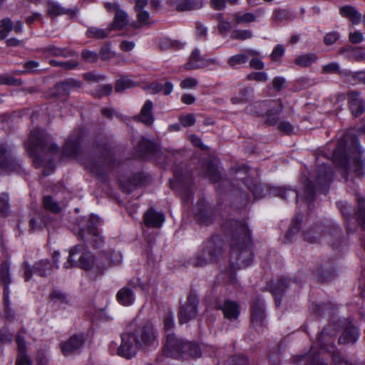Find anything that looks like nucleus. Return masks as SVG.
I'll use <instances>...</instances> for the list:
<instances>
[{
  "label": "nucleus",
  "mask_w": 365,
  "mask_h": 365,
  "mask_svg": "<svg viewBox=\"0 0 365 365\" xmlns=\"http://www.w3.org/2000/svg\"><path fill=\"white\" fill-rule=\"evenodd\" d=\"M128 23V15L123 10H118L114 16L113 21L108 26L111 30H120Z\"/></svg>",
  "instance_id": "nucleus-37"
},
{
  "label": "nucleus",
  "mask_w": 365,
  "mask_h": 365,
  "mask_svg": "<svg viewBox=\"0 0 365 365\" xmlns=\"http://www.w3.org/2000/svg\"><path fill=\"white\" fill-rule=\"evenodd\" d=\"M13 31V22L10 18H4L0 21V39L5 38Z\"/></svg>",
  "instance_id": "nucleus-47"
},
{
  "label": "nucleus",
  "mask_w": 365,
  "mask_h": 365,
  "mask_svg": "<svg viewBox=\"0 0 365 365\" xmlns=\"http://www.w3.org/2000/svg\"><path fill=\"white\" fill-rule=\"evenodd\" d=\"M164 220V215L153 209L148 210L144 215V222L148 227H160Z\"/></svg>",
  "instance_id": "nucleus-30"
},
{
  "label": "nucleus",
  "mask_w": 365,
  "mask_h": 365,
  "mask_svg": "<svg viewBox=\"0 0 365 365\" xmlns=\"http://www.w3.org/2000/svg\"><path fill=\"white\" fill-rule=\"evenodd\" d=\"M364 150L359 144L354 130L347 131L339 140L333 151V160L340 173L341 180L349 182V175L353 170L354 175L360 177L365 168Z\"/></svg>",
  "instance_id": "nucleus-1"
},
{
  "label": "nucleus",
  "mask_w": 365,
  "mask_h": 365,
  "mask_svg": "<svg viewBox=\"0 0 365 365\" xmlns=\"http://www.w3.org/2000/svg\"><path fill=\"white\" fill-rule=\"evenodd\" d=\"M324 73H339L341 77L346 78L348 70L340 69L339 64L336 62H331L322 66Z\"/></svg>",
  "instance_id": "nucleus-43"
},
{
  "label": "nucleus",
  "mask_w": 365,
  "mask_h": 365,
  "mask_svg": "<svg viewBox=\"0 0 365 365\" xmlns=\"http://www.w3.org/2000/svg\"><path fill=\"white\" fill-rule=\"evenodd\" d=\"M86 340V334L83 333L75 334L67 340L61 343V349L63 355L68 356L78 351L82 348Z\"/></svg>",
  "instance_id": "nucleus-16"
},
{
  "label": "nucleus",
  "mask_w": 365,
  "mask_h": 365,
  "mask_svg": "<svg viewBox=\"0 0 365 365\" xmlns=\"http://www.w3.org/2000/svg\"><path fill=\"white\" fill-rule=\"evenodd\" d=\"M108 257L106 253L100 252L97 257H94L93 268L92 269L96 274H103L104 272L110 267Z\"/></svg>",
  "instance_id": "nucleus-35"
},
{
  "label": "nucleus",
  "mask_w": 365,
  "mask_h": 365,
  "mask_svg": "<svg viewBox=\"0 0 365 365\" xmlns=\"http://www.w3.org/2000/svg\"><path fill=\"white\" fill-rule=\"evenodd\" d=\"M218 309H221L225 317L230 320L236 319L240 314L239 305L236 302L226 300Z\"/></svg>",
  "instance_id": "nucleus-32"
},
{
  "label": "nucleus",
  "mask_w": 365,
  "mask_h": 365,
  "mask_svg": "<svg viewBox=\"0 0 365 365\" xmlns=\"http://www.w3.org/2000/svg\"><path fill=\"white\" fill-rule=\"evenodd\" d=\"M291 282L292 280L290 279L285 278L283 277L279 278L275 283L271 285L270 289L274 297L275 304L277 307L279 306L281 302V298H278V296H282L285 289L289 287ZM292 282H297L295 279H293Z\"/></svg>",
  "instance_id": "nucleus-26"
},
{
  "label": "nucleus",
  "mask_w": 365,
  "mask_h": 365,
  "mask_svg": "<svg viewBox=\"0 0 365 365\" xmlns=\"http://www.w3.org/2000/svg\"><path fill=\"white\" fill-rule=\"evenodd\" d=\"M185 348L181 359L187 357L199 358L202 356V348L197 343L187 341Z\"/></svg>",
  "instance_id": "nucleus-38"
},
{
  "label": "nucleus",
  "mask_w": 365,
  "mask_h": 365,
  "mask_svg": "<svg viewBox=\"0 0 365 365\" xmlns=\"http://www.w3.org/2000/svg\"><path fill=\"white\" fill-rule=\"evenodd\" d=\"M103 252L106 253V255L108 257V261L110 267L112 265L119 264L122 261V256L119 252L108 249L103 251Z\"/></svg>",
  "instance_id": "nucleus-50"
},
{
  "label": "nucleus",
  "mask_w": 365,
  "mask_h": 365,
  "mask_svg": "<svg viewBox=\"0 0 365 365\" xmlns=\"http://www.w3.org/2000/svg\"><path fill=\"white\" fill-rule=\"evenodd\" d=\"M356 201L358 204V210L356 212L357 220L361 228H365V197L357 194Z\"/></svg>",
  "instance_id": "nucleus-40"
},
{
  "label": "nucleus",
  "mask_w": 365,
  "mask_h": 365,
  "mask_svg": "<svg viewBox=\"0 0 365 365\" xmlns=\"http://www.w3.org/2000/svg\"><path fill=\"white\" fill-rule=\"evenodd\" d=\"M113 160V157L111 152L106 151V154L98 157L97 159L88 158L84 160L82 163L86 169L93 175L101 177L104 174L106 167L108 165L111 166Z\"/></svg>",
  "instance_id": "nucleus-8"
},
{
  "label": "nucleus",
  "mask_w": 365,
  "mask_h": 365,
  "mask_svg": "<svg viewBox=\"0 0 365 365\" xmlns=\"http://www.w3.org/2000/svg\"><path fill=\"white\" fill-rule=\"evenodd\" d=\"M317 60V56L314 53H306L299 56L295 58V63L301 67H308Z\"/></svg>",
  "instance_id": "nucleus-44"
},
{
  "label": "nucleus",
  "mask_w": 365,
  "mask_h": 365,
  "mask_svg": "<svg viewBox=\"0 0 365 365\" xmlns=\"http://www.w3.org/2000/svg\"><path fill=\"white\" fill-rule=\"evenodd\" d=\"M139 346L136 345V336L127 332L121 335V344L118 349V354L125 359H131L137 354Z\"/></svg>",
  "instance_id": "nucleus-13"
},
{
  "label": "nucleus",
  "mask_w": 365,
  "mask_h": 365,
  "mask_svg": "<svg viewBox=\"0 0 365 365\" xmlns=\"http://www.w3.org/2000/svg\"><path fill=\"white\" fill-rule=\"evenodd\" d=\"M9 197L7 193L0 195V216H6L9 213Z\"/></svg>",
  "instance_id": "nucleus-52"
},
{
  "label": "nucleus",
  "mask_w": 365,
  "mask_h": 365,
  "mask_svg": "<svg viewBox=\"0 0 365 365\" xmlns=\"http://www.w3.org/2000/svg\"><path fill=\"white\" fill-rule=\"evenodd\" d=\"M78 237L94 248L100 247L104 242L98 230H78Z\"/></svg>",
  "instance_id": "nucleus-20"
},
{
  "label": "nucleus",
  "mask_w": 365,
  "mask_h": 365,
  "mask_svg": "<svg viewBox=\"0 0 365 365\" xmlns=\"http://www.w3.org/2000/svg\"><path fill=\"white\" fill-rule=\"evenodd\" d=\"M43 205L45 210L52 213L58 214L61 212L60 205L50 195L43 197Z\"/></svg>",
  "instance_id": "nucleus-42"
},
{
  "label": "nucleus",
  "mask_w": 365,
  "mask_h": 365,
  "mask_svg": "<svg viewBox=\"0 0 365 365\" xmlns=\"http://www.w3.org/2000/svg\"><path fill=\"white\" fill-rule=\"evenodd\" d=\"M349 103L351 113L355 116L361 115L365 111V101L357 91H351L348 94Z\"/></svg>",
  "instance_id": "nucleus-25"
},
{
  "label": "nucleus",
  "mask_w": 365,
  "mask_h": 365,
  "mask_svg": "<svg viewBox=\"0 0 365 365\" xmlns=\"http://www.w3.org/2000/svg\"><path fill=\"white\" fill-rule=\"evenodd\" d=\"M178 119L181 125L185 128L193 125L196 122L195 115L193 113L181 115Z\"/></svg>",
  "instance_id": "nucleus-63"
},
{
  "label": "nucleus",
  "mask_w": 365,
  "mask_h": 365,
  "mask_svg": "<svg viewBox=\"0 0 365 365\" xmlns=\"http://www.w3.org/2000/svg\"><path fill=\"white\" fill-rule=\"evenodd\" d=\"M249 99V89L247 88H242L238 96L231 98V101L234 104L245 103Z\"/></svg>",
  "instance_id": "nucleus-61"
},
{
  "label": "nucleus",
  "mask_w": 365,
  "mask_h": 365,
  "mask_svg": "<svg viewBox=\"0 0 365 365\" xmlns=\"http://www.w3.org/2000/svg\"><path fill=\"white\" fill-rule=\"evenodd\" d=\"M290 13L286 9H275L272 14V19L276 21H284L290 18Z\"/></svg>",
  "instance_id": "nucleus-60"
},
{
  "label": "nucleus",
  "mask_w": 365,
  "mask_h": 365,
  "mask_svg": "<svg viewBox=\"0 0 365 365\" xmlns=\"http://www.w3.org/2000/svg\"><path fill=\"white\" fill-rule=\"evenodd\" d=\"M163 152L159 146L144 138H142L138 143L135 148V155L141 158H153L158 160Z\"/></svg>",
  "instance_id": "nucleus-11"
},
{
  "label": "nucleus",
  "mask_w": 365,
  "mask_h": 365,
  "mask_svg": "<svg viewBox=\"0 0 365 365\" xmlns=\"http://www.w3.org/2000/svg\"><path fill=\"white\" fill-rule=\"evenodd\" d=\"M34 272L46 277L53 272V266L48 259H41L33 266Z\"/></svg>",
  "instance_id": "nucleus-36"
},
{
  "label": "nucleus",
  "mask_w": 365,
  "mask_h": 365,
  "mask_svg": "<svg viewBox=\"0 0 365 365\" xmlns=\"http://www.w3.org/2000/svg\"><path fill=\"white\" fill-rule=\"evenodd\" d=\"M21 165L14 155L12 148L5 143H0V175L20 173Z\"/></svg>",
  "instance_id": "nucleus-7"
},
{
  "label": "nucleus",
  "mask_w": 365,
  "mask_h": 365,
  "mask_svg": "<svg viewBox=\"0 0 365 365\" xmlns=\"http://www.w3.org/2000/svg\"><path fill=\"white\" fill-rule=\"evenodd\" d=\"M136 83L130 78L123 77L117 80L115 89L117 92H123L127 88H133Z\"/></svg>",
  "instance_id": "nucleus-49"
},
{
  "label": "nucleus",
  "mask_w": 365,
  "mask_h": 365,
  "mask_svg": "<svg viewBox=\"0 0 365 365\" xmlns=\"http://www.w3.org/2000/svg\"><path fill=\"white\" fill-rule=\"evenodd\" d=\"M225 365H250L249 360L245 355H233L226 361Z\"/></svg>",
  "instance_id": "nucleus-53"
},
{
  "label": "nucleus",
  "mask_w": 365,
  "mask_h": 365,
  "mask_svg": "<svg viewBox=\"0 0 365 365\" xmlns=\"http://www.w3.org/2000/svg\"><path fill=\"white\" fill-rule=\"evenodd\" d=\"M197 305L198 299L196 295L190 293L187 296L185 304L180 308L178 314L179 323L182 324L195 319L197 316Z\"/></svg>",
  "instance_id": "nucleus-14"
},
{
  "label": "nucleus",
  "mask_w": 365,
  "mask_h": 365,
  "mask_svg": "<svg viewBox=\"0 0 365 365\" xmlns=\"http://www.w3.org/2000/svg\"><path fill=\"white\" fill-rule=\"evenodd\" d=\"M249 57L245 53H239L230 56L227 59V64L232 68H237L238 66L247 63Z\"/></svg>",
  "instance_id": "nucleus-48"
},
{
  "label": "nucleus",
  "mask_w": 365,
  "mask_h": 365,
  "mask_svg": "<svg viewBox=\"0 0 365 365\" xmlns=\"http://www.w3.org/2000/svg\"><path fill=\"white\" fill-rule=\"evenodd\" d=\"M24 333V330H21L16 336L18 354L15 363L16 365H32V361L27 355L26 341L22 336Z\"/></svg>",
  "instance_id": "nucleus-21"
},
{
  "label": "nucleus",
  "mask_w": 365,
  "mask_h": 365,
  "mask_svg": "<svg viewBox=\"0 0 365 365\" xmlns=\"http://www.w3.org/2000/svg\"><path fill=\"white\" fill-rule=\"evenodd\" d=\"M136 345L140 348H148L158 344V336L154 327L146 323L136 331Z\"/></svg>",
  "instance_id": "nucleus-9"
},
{
  "label": "nucleus",
  "mask_w": 365,
  "mask_h": 365,
  "mask_svg": "<svg viewBox=\"0 0 365 365\" xmlns=\"http://www.w3.org/2000/svg\"><path fill=\"white\" fill-rule=\"evenodd\" d=\"M131 282L121 288L116 294V299L123 306H130L135 301L134 292L131 288Z\"/></svg>",
  "instance_id": "nucleus-29"
},
{
  "label": "nucleus",
  "mask_w": 365,
  "mask_h": 365,
  "mask_svg": "<svg viewBox=\"0 0 365 365\" xmlns=\"http://www.w3.org/2000/svg\"><path fill=\"white\" fill-rule=\"evenodd\" d=\"M100 57L103 61H107L115 56V52L111 50L110 43H106L99 52Z\"/></svg>",
  "instance_id": "nucleus-62"
},
{
  "label": "nucleus",
  "mask_w": 365,
  "mask_h": 365,
  "mask_svg": "<svg viewBox=\"0 0 365 365\" xmlns=\"http://www.w3.org/2000/svg\"><path fill=\"white\" fill-rule=\"evenodd\" d=\"M0 282L4 286V299L6 305L9 304V285L11 282L10 276V263L8 261H4L0 265Z\"/></svg>",
  "instance_id": "nucleus-23"
},
{
  "label": "nucleus",
  "mask_w": 365,
  "mask_h": 365,
  "mask_svg": "<svg viewBox=\"0 0 365 365\" xmlns=\"http://www.w3.org/2000/svg\"><path fill=\"white\" fill-rule=\"evenodd\" d=\"M336 206L344 217L349 218L351 215V205L348 202L343 200L338 201Z\"/></svg>",
  "instance_id": "nucleus-59"
},
{
  "label": "nucleus",
  "mask_w": 365,
  "mask_h": 365,
  "mask_svg": "<svg viewBox=\"0 0 365 365\" xmlns=\"http://www.w3.org/2000/svg\"><path fill=\"white\" fill-rule=\"evenodd\" d=\"M265 11L263 8H258L254 11H238L233 14L234 22L236 24H249L257 21L263 16Z\"/></svg>",
  "instance_id": "nucleus-19"
},
{
  "label": "nucleus",
  "mask_w": 365,
  "mask_h": 365,
  "mask_svg": "<svg viewBox=\"0 0 365 365\" xmlns=\"http://www.w3.org/2000/svg\"><path fill=\"white\" fill-rule=\"evenodd\" d=\"M153 109V103L152 101L147 100L143 106L140 113L133 117L134 120L140 122L145 125H151L155 120Z\"/></svg>",
  "instance_id": "nucleus-24"
},
{
  "label": "nucleus",
  "mask_w": 365,
  "mask_h": 365,
  "mask_svg": "<svg viewBox=\"0 0 365 365\" xmlns=\"http://www.w3.org/2000/svg\"><path fill=\"white\" fill-rule=\"evenodd\" d=\"M249 170L250 169L247 166L242 165L235 170L236 178L245 184L247 188L252 192L255 199H261L264 197V189L262 185L257 182L256 179H251L250 178H245Z\"/></svg>",
  "instance_id": "nucleus-12"
},
{
  "label": "nucleus",
  "mask_w": 365,
  "mask_h": 365,
  "mask_svg": "<svg viewBox=\"0 0 365 365\" xmlns=\"http://www.w3.org/2000/svg\"><path fill=\"white\" fill-rule=\"evenodd\" d=\"M232 29V23L224 19L222 14H219L218 16V30L220 34H225L230 31Z\"/></svg>",
  "instance_id": "nucleus-56"
},
{
  "label": "nucleus",
  "mask_w": 365,
  "mask_h": 365,
  "mask_svg": "<svg viewBox=\"0 0 365 365\" xmlns=\"http://www.w3.org/2000/svg\"><path fill=\"white\" fill-rule=\"evenodd\" d=\"M48 13L51 16H58L66 13V10L61 7V6L56 3H48L47 6Z\"/></svg>",
  "instance_id": "nucleus-57"
},
{
  "label": "nucleus",
  "mask_w": 365,
  "mask_h": 365,
  "mask_svg": "<svg viewBox=\"0 0 365 365\" xmlns=\"http://www.w3.org/2000/svg\"><path fill=\"white\" fill-rule=\"evenodd\" d=\"M84 247L81 245L73 247L69 252V257L66 263L64 264L65 268H69L73 266V257L79 253H83Z\"/></svg>",
  "instance_id": "nucleus-58"
},
{
  "label": "nucleus",
  "mask_w": 365,
  "mask_h": 365,
  "mask_svg": "<svg viewBox=\"0 0 365 365\" xmlns=\"http://www.w3.org/2000/svg\"><path fill=\"white\" fill-rule=\"evenodd\" d=\"M84 131L83 129H78L67 138L63 148V157H76L79 153L81 143L83 140Z\"/></svg>",
  "instance_id": "nucleus-15"
},
{
  "label": "nucleus",
  "mask_w": 365,
  "mask_h": 365,
  "mask_svg": "<svg viewBox=\"0 0 365 365\" xmlns=\"http://www.w3.org/2000/svg\"><path fill=\"white\" fill-rule=\"evenodd\" d=\"M359 336L357 328L349 324L339 338L338 342L340 344H354L357 341Z\"/></svg>",
  "instance_id": "nucleus-31"
},
{
  "label": "nucleus",
  "mask_w": 365,
  "mask_h": 365,
  "mask_svg": "<svg viewBox=\"0 0 365 365\" xmlns=\"http://www.w3.org/2000/svg\"><path fill=\"white\" fill-rule=\"evenodd\" d=\"M170 4L179 11L199 9L202 7V0H170Z\"/></svg>",
  "instance_id": "nucleus-27"
},
{
  "label": "nucleus",
  "mask_w": 365,
  "mask_h": 365,
  "mask_svg": "<svg viewBox=\"0 0 365 365\" xmlns=\"http://www.w3.org/2000/svg\"><path fill=\"white\" fill-rule=\"evenodd\" d=\"M225 252L222 240L217 236L213 237L207 244L206 249L197 254L192 261L195 267H204L208 263L216 262Z\"/></svg>",
  "instance_id": "nucleus-5"
},
{
  "label": "nucleus",
  "mask_w": 365,
  "mask_h": 365,
  "mask_svg": "<svg viewBox=\"0 0 365 365\" xmlns=\"http://www.w3.org/2000/svg\"><path fill=\"white\" fill-rule=\"evenodd\" d=\"M253 108L267 109L266 112H264V110H262L259 111H255V113L259 115L265 116L266 123L269 125H274L278 122L279 114L282 110V105L279 101L259 102L247 107V112L252 113Z\"/></svg>",
  "instance_id": "nucleus-6"
},
{
  "label": "nucleus",
  "mask_w": 365,
  "mask_h": 365,
  "mask_svg": "<svg viewBox=\"0 0 365 365\" xmlns=\"http://www.w3.org/2000/svg\"><path fill=\"white\" fill-rule=\"evenodd\" d=\"M26 149L33 159L36 167H43V175L47 176L54 170L53 157L58 152V146L45 130L35 128L24 143Z\"/></svg>",
  "instance_id": "nucleus-2"
},
{
  "label": "nucleus",
  "mask_w": 365,
  "mask_h": 365,
  "mask_svg": "<svg viewBox=\"0 0 365 365\" xmlns=\"http://www.w3.org/2000/svg\"><path fill=\"white\" fill-rule=\"evenodd\" d=\"M266 318L264 301L257 297L251 307V323L254 327H262Z\"/></svg>",
  "instance_id": "nucleus-17"
},
{
  "label": "nucleus",
  "mask_w": 365,
  "mask_h": 365,
  "mask_svg": "<svg viewBox=\"0 0 365 365\" xmlns=\"http://www.w3.org/2000/svg\"><path fill=\"white\" fill-rule=\"evenodd\" d=\"M205 59L200 56V51L195 48L192 51L187 63L185 64V68L187 70L198 69L206 67Z\"/></svg>",
  "instance_id": "nucleus-33"
},
{
  "label": "nucleus",
  "mask_w": 365,
  "mask_h": 365,
  "mask_svg": "<svg viewBox=\"0 0 365 365\" xmlns=\"http://www.w3.org/2000/svg\"><path fill=\"white\" fill-rule=\"evenodd\" d=\"M346 78H352L355 83H361L365 84V71L352 72L348 71Z\"/></svg>",
  "instance_id": "nucleus-64"
},
{
  "label": "nucleus",
  "mask_w": 365,
  "mask_h": 365,
  "mask_svg": "<svg viewBox=\"0 0 365 365\" xmlns=\"http://www.w3.org/2000/svg\"><path fill=\"white\" fill-rule=\"evenodd\" d=\"M187 341L178 338L173 333H168L163 349V354L168 357L181 359Z\"/></svg>",
  "instance_id": "nucleus-10"
},
{
  "label": "nucleus",
  "mask_w": 365,
  "mask_h": 365,
  "mask_svg": "<svg viewBox=\"0 0 365 365\" xmlns=\"http://www.w3.org/2000/svg\"><path fill=\"white\" fill-rule=\"evenodd\" d=\"M252 36V31L250 29H234L230 33V38L233 40L245 41Z\"/></svg>",
  "instance_id": "nucleus-45"
},
{
  "label": "nucleus",
  "mask_w": 365,
  "mask_h": 365,
  "mask_svg": "<svg viewBox=\"0 0 365 365\" xmlns=\"http://www.w3.org/2000/svg\"><path fill=\"white\" fill-rule=\"evenodd\" d=\"M332 180L333 171L329 165L323 163L317 165L312 180H306L303 196H301L294 190L287 188H280L278 190V195L284 200L296 199L297 202L304 200L307 202H311L314 199L315 190H318L325 193Z\"/></svg>",
  "instance_id": "nucleus-3"
},
{
  "label": "nucleus",
  "mask_w": 365,
  "mask_h": 365,
  "mask_svg": "<svg viewBox=\"0 0 365 365\" xmlns=\"http://www.w3.org/2000/svg\"><path fill=\"white\" fill-rule=\"evenodd\" d=\"M147 4V0H135V11L136 12L137 17V25L135 28H140L153 24L150 21L149 12L144 9Z\"/></svg>",
  "instance_id": "nucleus-22"
},
{
  "label": "nucleus",
  "mask_w": 365,
  "mask_h": 365,
  "mask_svg": "<svg viewBox=\"0 0 365 365\" xmlns=\"http://www.w3.org/2000/svg\"><path fill=\"white\" fill-rule=\"evenodd\" d=\"M230 242L231 267L238 269L248 267L253 259L249 230H232Z\"/></svg>",
  "instance_id": "nucleus-4"
},
{
  "label": "nucleus",
  "mask_w": 365,
  "mask_h": 365,
  "mask_svg": "<svg viewBox=\"0 0 365 365\" xmlns=\"http://www.w3.org/2000/svg\"><path fill=\"white\" fill-rule=\"evenodd\" d=\"M111 30L109 26L101 29L95 26L88 28L86 35L88 38L103 39L110 36Z\"/></svg>",
  "instance_id": "nucleus-39"
},
{
  "label": "nucleus",
  "mask_w": 365,
  "mask_h": 365,
  "mask_svg": "<svg viewBox=\"0 0 365 365\" xmlns=\"http://www.w3.org/2000/svg\"><path fill=\"white\" fill-rule=\"evenodd\" d=\"M44 51L48 52V54L56 56H68L71 53L67 48H58L54 46H48Z\"/></svg>",
  "instance_id": "nucleus-54"
},
{
  "label": "nucleus",
  "mask_w": 365,
  "mask_h": 365,
  "mask_svg": "<svg viewBox=\"0 0 365 365\" xmlns=\"http://www.w3.org/2000/svg\"><path fill=\"white\" fill-rule=\"evenodd\" d=\"M304 240L310 243H315L319 241L321 234L318 230H300Z\"/></svg>",
  "instance_id": "nucleus-46"
},
{
  "label": "nucleus",
  "mask_w": 365,
  "mask_h": 365,
  "mask_svg": "<svg viewBox=\"0 0 365 365\" xmlns=\"http://www.w3.org/2000/svg\"><path fill=\"white\" fill-rule=\"evenodd\" d=\"M218 160H202L203 167L202 175L208 178L212 182H217L222 179V175L219 170Z\"/></svg>",
  "instance_id": "nucleus-18"
},
{
  "label": "nucleus",
  "mask_w": 365,
  "mask_h": 365,
  "mask_svg": "<svg viewBox=\"0 0 365 365\" xmlns=\"http://www.w3.org/2000/svg\"><path fill=\"white\" fill-rule=\"evenodd\" d=\"M49 298L54 303L67 304L68 302L67 295L58 289H53L50 293Z\"/></svg>",
  "instance_id": "nucleus-51"
},
{
  "label": "nucleus",
  "mask_w": 365,
  "mask_h": 365,
  "mask_svg": "<svg viewBox=\"0 0 365 365\" xmlns=\"http://www.w3.org/2000/svg\"><path fill=\"white\" fill-rule=\"evenodd\" d=\"M339 53L350 61L360 62L365 61V52L360 48H353L351 46L339 49Z\"/></svg>",
  "instance_id": "nucleus-28"
},
{
  "label": "nucleus",
  "mask_w": 365,
  "mask_h": 365,
  "mask_svg": "<svg viewBox=\"0 0 365 365\" xmlns=\"http://www.w3.org/2000/svg\"><path fill=\"white\" fill-rule=\"evenodd\" d=\"M329 328H324L317 337L318 342L321 348L325 349L328 344H332L333 341L331 340V336L328 332Z\"/></svg>",
  "instance_id": "nucleus-55"
},
{
  "label": "nucleus",
  "mask_w": 365,
  "mask_h": 365,
  "mask_svg": "<svg viewBox=\"0 0 365 365\" xmlns=\"http://www.w3.org/2000/svg\"><path fill=\"white\" fill-rule=\"evenodd\" d=\"M94 256L90 252H85L81 254L78 266L85 270H91L93 268Z\"/></svg>",
  "instance_id": "nucleus-41"
},
{
  "label": "nucleus",
  "mask_w": 365,
  "mask_h": 365,
  "mask_svg": "<svg viewBox=\"0 0 365 365\" xmlns=\"http://www.w3.org/2000/svg\"><path fill=\"white\" fill-rule=\"evenodd\" d=\"M339 14L342 17L349 19L353 24H359L361 21L362 16L354 6H344L340 8Z\"/></svg>",
  "instance_id": "nucleus-34"
}]
</instances>
